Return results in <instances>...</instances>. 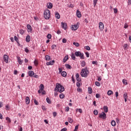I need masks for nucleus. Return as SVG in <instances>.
<instances>
[{"instance_id": "nucleus-1", "label": "nucleus", "mask_w": 131, "mask_h": 131, "mask_svg": "<svg viewBox=\"0 0 131 131\" xmlns=\"http://www.w3.org/2000/svg\"><path fill=\"white\" fill-rule=\"evenodd\" d=\"M65 91V88L61 84L57 83L56 87L54 89V92H59V93H63Z\"/></svg>"}, {"instance_id": "nucleus-2", "label": "nucleus", "mask_w": 131, "mask_h": 131, "mask_svg": "<svg viewBox=\"0 0 131 131\" xmlns=\"http://www.w3.org/2000/svg\"><path fill=\"white\" fill-rule=\"evenodd\" d=\"M43 15L45 19H46V20H49V19H50V16H51V12H50V10L46 9L44 11Z\"/></svg>"}, {"instance_id": "nucleus-3", "label": "nucleus", "mask_w": 131, "mask_h": 131, "mask_svg": "<svg viewBox=\"0 0 131 131\" xmlns=\"http://www.w3.org/2000/svg\"><path fill=\"white\" fill-rule=\"evenodd\" d=\"M87 71L89 72V71H88V67H85L84 69L81 70V76L82 77H86L88 76Z\"/></svg>"}, {"instance_id": "nucleus-4", "label": "nucleus", "mask_w": 131, "mask_h": 131, "mask_svg": "<svg viewBox=\"0 0 131 131\" xmlns=\"http://www.w3.org/2000/svg\"><path fill=\"white\" fill-rule=\"evenodd\" d=\"M28 75L30 77H34V78H38V75L34 73V72H33V71H29Z\"/></svg>"}, {"instance_id": "nucleus-5", "label": "nucleus", "mask_w": 131, "mask_h": 131, "mask_svg": "<svg viewBox=\"0 0 131 131\" xmlns=\"http://www.w3.org/2000/svg\"><path fill=\"white\" fill-rule=\"evenodd\" d=\"M79 22H77L76 25H72L71 26V29L74 31L77 30V29L79 27Z\"/></svg>"}, {"instance_id": "nucleus-6", "label": "nucleus", "mask_w": 131, "mask_h": 131, "mask_svg": "<svg viewBox=\"0 0 131 131\" xmlns=\"http://www.w3.org/2000/svg\"><path fill=\"white\" fill-rule=\"evenodd\" d=\"M99 118H102V119H106L107 118V115L106 113L104 112H102L101 113L99 114Z\"/></svg>"}, {"instance_id": "nucleus-7", "label": "nucleus", "mask_w": 131, "mask_h": 131, "mask_svg": "<svg viewBox=\"0 0 131 131\" xmlns=\"http://www.w3.org/2000/svg\"><path fill=\"white\" fill-rule=\"evenodd\" d=\"M61 28H62V29H64V30H66V29L68 28V27L67 26V24L63 21L61 23Z\"/></svg>"}, {"instance_id": "nucleus-8", "label": "nucleus", "mask_w": 131, "mask_h": 131, "mask_svg": "<svg viewBox=\"0 0 131 131\" xmlns=\"http://www.w3.org/2000/svg\"><path fill=\"white\" fill-rule=\"evenodd\" d=\"M3 59L5 62L9 63V56L5 54L3 56Z\"/></svg>"}, {"instance_id": "nucleus-9", "label": "nucleus", "mask_w": 131, "mask_h": 131, "mask_svg": "<svg viewBox=\"0 0 131 131\" xmlns=\"http://www.w3.org/2000/svg\"><path fill=\"white\" fill-rule=\"evenodd\" d=\"M45 89V86H43V84H41L40 85L39 90L38 91V94H40L41 93V91H43Z\"/></svg>"}, {"instance_id": "nucleus-10", "label": "nucleus", "mask_w": 131, "mask_h": 131, "mask_svg": "<svg viewBox=\"0 0 131 131\" xmlns=\"http://www.w3.org/2000/svg\"><path fill=\"white\" fill-rule=\"evenodd\" d=\"M54 64H55V60H53L50 61L49 62H46L47 66H50L54 65Z\"/></svg>"}, {"instance_id": "nucleus-11", "label": "nucleus", "mask_w": 131, "mask_h": 131, "mask_svg": "<svg viewBox=\"0 0 131 131\" xmlns=\"http://www.w3.org/2000/svg\"><path fill=\"white\" fill-rule=\"evenodd\" d=\"M27 28L28 29V32H30V33H32V28H31V26L30 25H28Z\"/></svg>"}, {"instance_id": "nucleus-12", "label": "nucleus", "mask_w": 131, "mask_h": 131, "mask_svg": "<svg viewBox=\"0 0 131 131\" xmlns=\"http://www.w3.org/2000/svg\"><path fill=\"white\" fill-rule=\"evenodd\" d=\"M99 29L100 30H103V29H104V24L102 22H99Z\"/></svg>"}, {"instance_id": "nucleus-13", "label": "nucleus", "mask_w": 131, "mask_h": 131, "mask_svg": "<svg viewBox=\"0 0 131 131\" xmlns=\"http://www.w3.org/2000/svg\"><path fill=\"white\" fill-rule=\"evenodd\" d=\"M16 58L17 59V62H18V64H19V65H22V63H23V60H21V58L19 56H16Z\"/></svg>"}, {"instance_id": "nucleus-14", "label": "nucleus", "mask_w": 131, "mask_h": 131, "mask_svg": "<svg viewBox=\"0 0 131 131\" xmlns=\"http://www.w3.org/2000/svg\"><path fill=\"white\" fill-rule=\"evenodd\" d=\"M76 15H77V17L78 18H81V12H80V11H79V10H77V12H76Z\"/></svg>"}, {"instance_id": "nucleus-15", "label": "nucleus", "mask_w": 131, "mask_h": 131, "mask_svg": "<svg viewBox=\"0 0 131 131\" xmlns=\"http://www.w3.org/2000/svg\"><path fill=\"white\" fill-rule=\"evenodd\" d=\"M47 8L48 9H52L53 8V4L51 2L47 3Z\"/></svg>"}, {"instance_id": "nucleus-16", "label": "nucleus", "mask_w": 131, "mask_h": 131, "mask_svg": "<svg viewBox=\"0 0 131 131\" xmlns=\"http://www.w3.org/2000/svg\"><path fill=\"white\" fill-rule=\"evenodd\" d=\"M25 102L27 105H28L30 103V99H29V97H27L25 99Z\"/></svg>"}, {"instance_id": "nucleus-17", "label": "nucleus", "mask_w": 131, "mask_h": 131, "mask_svg": "<svg viewBox=\"0 0 131 131\" xmlns=\"http://www.w3.org/2000/svg\"><path fill=\"white\" fill-rule=\"evenodd\" d=\"M127 97H128L127 93H124L123 94V98L124 99L125 102H127V99H127Z\"/></svg>"}, {"instance_id": "nucleus-18", "label": "nucleus", "mask_w": 131, "mask_h": 131, "mask_svg": "<svg viewBox=\"0 0 131 131\" xmlns=\"http://www.w3.org/2000/svg\"><path fill=\"white\" fill-rule=\"evenodd\" d=\"M69 59V57H68V55H66L63 59V63H66V62L67 61V60Z\"/></svg>"}, {"instance_id": "nucleus-19", "label": "nucleus", "mask_w": 131, "mask_h": 131, "mask_svg": "<svg viewBox=\"0 0 131 131\" xmlns=\"http://www.w3.org/2000/svg\"><path fill=\"white\" fill-rule=\"evenodd\" d=\"M61 75L63 77H66V76H67V73H66L65 71H62L61 73Z\"/></svg>"}, {"instance_id": "nucleus-20", "label": "nucleus", "mask_w": 131, "mask_h": 131, "mask_svg": "<svg viewBox=\"0 0 131 131\" xmlns=\"http://www.w3.org/2000/svg\"><path fill=\"white\" fill-rule=\"evenodd\" d=\"M55 17L56 18V19H60V14H59V12H55Z\"/></svg>"}, {"instance_id": "nucleus-21", "label": "nucleus", "mask_w": 131, "mask_h": 131, "mask_svg": "<svg viewBox=\"0 0 131 131\" xmlns=\"http://www.w3.org/2000/svg\"><path fill=\"white\" fill-rule=\"evenodd\" d=\"M26 41L27 42H29L30 41V36L29 35H28L26 37Z\"/></svg>"}, {"instance_id": "nucleus-22", "label": "nucleus", "mask_w": 131, "mask_h": 131, "mask_svg": "<svg viewBox=\"0 0 131 131\" xmlns=\"http://www.w3.org/2000/svg\"><path fill=\"white\" fill-rule=\"evenodd\" d=\"M103 110L105 113H107V112H108V106H107V105L103 106Z\"/></svg>"}, {"instance_id": "nucleus-23", "label": "nucleus", "mask_w": 131, "mask_h": 131, "mask_svg": "<svg viewBox=\"0 0 131 131\" xmlns=\"http://www.w3.org/2000/svg\"><path fill=\"white\" fill-rule=\"evenodd\" d=\"M81 53V52H80V51H76L75 52V55L76 57H79V56H80Z\"/></svg>"}, {"instance_id": "nucleus-24", "label": "nucleus", "mask_w": 131, "mask_h": 131, "mask_svg": "<svg viewBox=\"0 0 131 131\" xmlns=\"http://www.w3.org/2000/svg\"><path fill=\"white\" fill-rule=\"evenodd\" d=\"M14 40H15V41H16L17 43H18V45L19 46H20V44L19 43V39H18V38L16 36H14Z\"/></svg>"}, {"instance_id": "nucleus-25", "label": "nucleus", "mask_w": 131, "mask_h": 131, "mask_svg": "<svg viewBox=\"0 0 131 131\" xmlns=\"http://www.w3.org/2000/svg\"><path fill=\"white\" fill-rule=\"evenodd\" d=\"M45 59L46 60V61H50L51 56H50L49 55L45 56Z\"/></svg>"}, {"instance_id": "nucleus-26", "label": "nucleus", "mask_w": 131, "mask_h": 131, "mask_svg": "<svg viewBox=\"0 0 131 131\" xmlns=\"http://www.w3.org/2000/svg\"><path fill=\"white\" fill-rule=\"evenodd\" d=\"M88 92L89 94H90V95L91 94H92V93H93V90L92 89V87L88 88Z\"/></svg>"}, {"instance_id": "nucleus-27", "label": "nucleus", "mask_w": 131, "mask_h": 131, "mask_svg": "<svg viewBox=\"0 0 131 131\" xmlns=\"http://www.w3.org/2000/svg\"><path fill=\"white\" fill-rule=\"evenodd\" d=\"M75 54L74 53H72V55L71 56L72 60H75V59H76V57H75Z\"/></svg>"}, {"instance_id": "nucleus-28", "label": "nucleus", "mask_w": 131, "mask_h": 131, "mask_svg": "<svg viewBox=\"0 0 131 131\" xmlns=\"http://www.w3.org/2000/svg\"><path fill=\"white\" fill-rule=\"evenodd\" d=\"M25 30H24L23 29H20L19 30V33L20 34H21V35H23V34H24V33H25Z\"/></svg>"}, {"instance_id": "nucleus-29", "label": "nucleus", "mask_w": 131, "mask_h": 131, "mask_svg": "<svg viewBox=\"0 0 131 131\" xmlns=\"http://www.w3.org/2000/svg\"><path fill=\"white\" fill-rule=\"evenodd\" d=\"M111 125L112 126H115L116 125V122H115L114 120H112Z\"/></svg>"}, {"instance_id": "nucleus-30", "label": "nucleus", "mask_w": 131, "mask_h": 131, "mask_svg": "<svg viewBox=\"0 0 131 131\" xmlns=\"http://www.w3.org/2000/svg\"><path fill=\"white\" fill-rule=\"evenodd\" d=\"M46 101L48 104H52V101H51V99L49 97H47L46 98Z\"/></svg>"}, {"instance_id": "nucleus-31", "label": "nucleus", "mask_w": 131, "mask_h": 131, "mask_svg": "<svg viewBox=\"0 0 131 131\" xmlns=\"http://www.w3.org/2000/svg\"><path fill=\"white\" fill-rule=\"evenodd\" d=\"M108 96H111V95H113V92L111 90H108L107 91Z\"/></svg>"}, {"instance_id": "nucleus-32", "label": "nucleus", "mask_w": 131, "mask_h": 131, "mask_svg": "<svg viewBox=\"0 0 131 131\" xmlns=\"http://www.w3.org/2000/svg\"><path fill=\"white\" fill-rule=\"evenodd\" d=\"M59 98L60 99H64V98H65V95L63 93H61L59 95Z\"/></svg>"}, {"instance_id": "nucleus-33", "label": "nucleus", "mask_w": 131, "mask_h": 131, "mask_svg": "<svg viewBox=\"0 0 131 131\" xmlns=\"http://www.w3.org/2000/svg\"><path fill=\"white\" fill-rule=\"evenodd\" d=\"M85 61H82V62H81V67H84V66H85Z\"/></svg>"}, {"instance_id": "nucleus-34", "label": "nucleus", "mask_w": 131, "mask_h": 131, "mask_svg": "<svg viewBox=\"0 0 131 131\" xmlns=\"http://www.w3.org/2000/svg\"><path fill=\"white\" fill-rule=\"evenodd\" d=\"M80 59H84V54L83 53H80Z\"/></svg>"}, {"instance_id": "nucleus-35", "label": "nucleus", "mask_w": 131, "mask_h": 131, "mask_svg": "<svg viewBox=\"0 0 131 131\" xmlns=\"http://www.w3.org/2000/svg\"><path fill=\"white\" fill-rule=\"evenodd\" d=\"M66 68H67L68 69H71V68H72V67H71V66H70V64H66Z\"/></svg>"}, {"instance_id": "nucleus-36", "label": "nucleus", "mask_w": 131, "mask_h": 131, "mask_svg": "<svg viewBox=\"0 0 131 131\" xmlns=\"http://www.w3.org/2000/svg\"><path fill=\"white\" fill-rule=\"evenodd\" d=\"M93 113L94 115H98V114H99V111H98V110H95L93 112Z\"/></svg>"}, {"instance_id": "nucleus-37", "label": "nucleus", "mask_w": 131, "mask_h": 131, "mask_svg": "<svg viewBox=\"0 0 131 131\" xmlns=\"http://www.w3.org/2000/svg\"><path fill=\"white\" fill-rule=\"evenodd\" d=\"M122 83H123V84H125V85H127V81H126V80L124 79L122 80Z\"/></svg>"}, {"instance_id": "nucleus-38", "label": "nucleus", "mask_w": 131, "mask_h": 131, "mask_svg": "<svg viewBox=\"0 0 131 131\" xmlns=\"http://www.w3.org/2000/svg\"><path fill=\"white\" fill-rule=\"evenodd\" d=\"M6 120H7L8 123H11V119L10 118H9L8 117L6 118Z\"/></svg>"}, {"instance_id": "nucleus-39", "label": "nucleus", "mask_w": 131, "mask_h": 131, "mask_svg": "<svg viewBox=\"0 0 131 131\" xmlns=\"http://www.w3.org/2000/svg\"><path fill=\"white\" fill-rule=\"evenodd\" d=\"M98 3V0H93L94 7H96L97 3Z\"/></svg>"}, {"instance_id": "nucleus-40", "label": "nucleus", "mask_w": 131, "mask_h": 131, "mask_svg": "<svg viewBox=\"0 0 131 131\" xmlns=\"http://www.w3.org/2000/svg\"><path fill=\"white\" fill-rule=\"evenodd\" d=\"M68 121L69 122H70V123H72V122H73V120L72 119V118L69 117L68 118Z\"/></svg>"}, {"instance_id": "nucleus-41", "label": "nucleus", "mask_w": 131, "mask_h": 131, "mask_svg": "<svg viewBox=\"0 0 131 131\" xmlns=\"http://www.w3.org/2000/svg\"><path fill=\"white\" fill-rule=\"evenodd\" d=\"M56 48H57V45H53L51 46L52 50H55V49H56Z\"/></svg>"}, {"instance_id": "nucleus-42", "label": "nucleus", "mask_w": 131, "mask_h": 131, "mask_svg": "<svg viewBox=\"0 0 131 131\" xmlns=\"http://www.w3.org/2000/svg\"><path fill=\"white\" fill-rule=\"evenodd\" d=\"M73 44L74 46H75V47H79V43L78 42H74Z\"/></svg>"}, {"instance_id": "nucleus-43", "label": "nucleus", "mask_w": 131, "mask_h": 131, "mask_svg": "<svg viewBox=\"0 0 131 131\" xmlns=\"http://www.w3.org/2000/svg\"><path fill=\"white\" fill-rule=\"evenodd\" d=\"M85 50H86V51H90L91 48L89 46H86L84 47Z\"/></svg>"}, {"instance_id": "nucleus-44", "label": "nucleus", "mask_w": 131, "mask_h": 131, "mask_svg": "<svg viewBox=\"0 0 131 131\" xmlns=\"http://www.w3.org/2000/svg\"><path fill=\"white\" fill-rule=\"evenodd\" d=\"M47 37V38H48V39H51L52 38V35H51L50 34H48Z\"/></svg>"}, {"instance_id": "nucleus-45", "label": "nucleus", "mask_w": 131, "mask_h": 131, "mask_svg": "<svg viewBox=\"0 0 131 131\" xmlns=\"http://www.w3.org/2000/svg\"><path fill=\"white\" fill-rule=\"evenodd\" d=\"M95 85H96V86H100V85H101L100 82H99L98 81H95Z\"/></svg>"}, {"instance_id": "nucleus-46", "label": "nucleus", "mask_w": 131, "mask_h": 131, "mask_svg": "<svg viewBox=\"0 0 131 131\" xmlns=\"http://www.w3.org/2000/svg\"><path fill=\"white\" fill-rule=\"evenodd\" d=\"M85 54L86 55V58L90 57V53H89V52H86L85 53Z\"/></svg>"}, {"instance_id": "nucleus-47", "label": "nucleus", "mask_w": 131, "mask_h": 131, "mask_svg": "<svg viewBox=\"0 0 131 131\" xmlns=\"http://www.w3.org/2000/svg\"><path fill=\"white\" fill-rule=\"evenodd\" d=\"M118 12V10H117V8H114V13L115 14H117Z\"/></svg>"}, {"instance_id": "nucleus-48", "label": "nucleus", "mask_w": 131, "mask_h": 131, "mask_svg": "<svg viewBox=\"0 0 131 131\" xmlns=\"http://www.w3.org/2000/svg\"><path fill=\"white\" fill-rule=\"evenodd\" d=\"M76 80H77V81L78 82H80V81H81V78H80V77H78V78H76Z\"/></svg>"}, {"instance_id": "nucleus-49", "label": "nucleus", "mask_w": 131, "mask_h": 131, "mask_svg": "<svg viewBox=\"0 0 131 131\" xmlns=\"http://www.w3.org/2000/svg\"><path fill=\"white\" fill-rule=\"evenodd\" d=\"M96 98H97V99H99V98H101V95L99 94H96Z\"/></svg>"}, {"instance_id": "nucleus-50", "label": "nucleus", "mask_w": 131, "mask_h": 131, "mask_svg": "<svg viewBox=\"0 0 131 131\" xmlns=\"http://www.w3.org/2000/svg\"><path fill=\"white\" fill-rule=\"evenodd\" d=\"M34 64L35 66H37V65H38V62H37V61H36V60H35L34 61Z\"/></svg>"}, {"instance_id": "nucleus-51", "label": "nucleus", "mask_w": 131, "mask_h": 131, "mask_svg": "<svg viewBox=\"0 0 131 131\" xmlns=\"http://www.w3.org/2000/svg\"><path fill=\"white\" fill-rule=\"evenodd\" d=\"M62 42H63V43H66V42H67V40L66 38H63Z\"/></svg>"}, {"instance_id": "nucleus-52", "label": "nucleus", "mask_w": 131, "mask_h": 131, "mask_svg": "<svg viewBox=\"0 0 131 131\" xmlns=\"http://www.w3.org/2000/svg\"><path fill=\"white\" fill-rule=\"evenodd\" d=\"M25 52L26 53H29V50H28V48H27V47H26L25 49Z\"/></svg>"}, {"instance_id": "nucleus-53", "label": "nucleus", "mask_w": 131, "mask_h": 131, "mask_svg": "<svg viewBox=\"0 0 131 131\" xmlns=\"http://www.w3.org/2000/svg\"><path fill=\"white\" fill-rule=\"evenodd\" d=\"M79 126V125H77L76 126H75V129H74V130H77V129H78Z\"/></svg>"}, {"instance_id": "nucleus-54", "label": "nucleus", "mask_w": 131, "mask_h": 131, "mask_svg": "<svg viewBox=\"0 0 131 131\" xmlns=\"http://www.w3.org/2000/svg\"><path fill=\"white\" fill-rule=\"evenodd\" d=\"M58 70H59V74L62 73V68H59Z\"/></svg>"}, {"instance_id": "nucleus-55", "label": "nucleus", "mask_w": 131, "mask_h": 131, "mask_svg": "<svg viewBox=\"0 0 131 131\" xmlns=\"http://www.w3.org/2000/svg\"><path fill=\"white\" fill-rule=\"evenodd\" d=\"M76 85H77V88H80V83H79V82H77L76 83Z\"/></svg>"}, {"instance_id": "nucleus-56", "label": "nucleus", "mask_w": 131, "mask_h": 131, "mask_svg": "<svg viewBox=\"0 0 131 131\" xmlns=\"http://www.w3.org/2000/svg\"><path fill=\"white\" fill-rule=\"evenodd\" d=\"M65 111H66V112H69V106H67L66 107Z\"/></svg>"}, {"instance_id": "nucleus-57", "label": "nucleus", "mask_w": 131, "mask_h": 131, "mask_svg": "<svg viewBox=\"0 0 131 131\" xmlns=\"http://www.w3.org/2000/svg\"><path fill=\"white\" fill-rule=\"evenodd\" d=\"M34 104H35V105H38V102L36 99L34 100Z\"/></svg>"}, {"instance_id": "nucleus-58", "label": "nucleus", "mask_w": 131, "mask_h": 131, "mask_svg": "<svg viewBox=\"0 0 131 131\" xmlns=\"http://www.w3.org/2000/svg\"><path fill=\"white\" fill-rule=\"evenodd\" d=\"M72 80L73 83H75V79H74V77H73V76H72Z\"/></svg>"}, {"instance_id": "nucleus-59", "label": "nucleus", "mask_w": 131, "mask_h": 131, "mask_svg": "<svg viewBox=\"0 0 131 131\" xmlns=\"http://www.w3.org/2000/svg\"><path fill=\"white\" fill-rule=\"evenodd\" d=\"M42 95H46V91L45 90L41 91Z\"/></svg>"}, {"instance_id": "nucleus-60", "label": "nucleus", "mask_w": 131, "mask_h": 131, "mask_svg": "<svg viewBox=\"0 0 131 131\" xmlns=\"http://www.w3.org/2000/svg\"><path fill=\"white\" fill-rule=\"evenodd\" d=\"M84 22H85V23L88 24V23H89V19H88V18H85L84 19Z\"/></svg>"}, {"instance_id": "nucleus-61", "label": "nucleus", "mask_w": 131, "mask_h": 131, "mask_svg": "<svg viewBox=\"0 0 131 131\" xmlns=\"http://www.w3.org/2000/svg\"><path fill=\"white\" fill-rule=\"evenodd\" d=\"M28 70H31L32 69V66H29L28 67Z\"/></svg>"}, {"instance_id": "nucleus-62", "label": "nucleus", "mask_w": 131, "mask_h": 131, "mask_svg": "<svg viewBox=\"0 0 131 131\" xmlns=\"http://www.w3.org/2000/svg\"><path fill=\"white\" fill-rule=\"evenodd\" d=\"M6 110H10V106L9 105H6Z\"/></svg>"}, {"instance_id": "nucleus-63", "label": "nucleus", "mask_w": 131, "mask_h": 131, "mask_svg": "<svg viewBox=\"0 0 131 131\" xmlns=\"http://www.w3.org/2000/svg\"><path fill=\"white\" fill-rule=\"evenodd\" d=\"M74 7V6H73V5L72 4H70V5H68L69 8H73Z\"/></svg>"}, {"instance_id": "nucleus-64", "label": "nucleus", "mask_w": 131, "mask_h": 131, "mask_svg": "<svg viewBox=\"0 0 131 131\" xmlns=\"http://www.w3.org/2000/svg\"><path fill=\"white\" fill-rule=\"evenodd\" d=\"M66 130H67V128L66 127L63 128L61 130V131H66Z\"/></svg>"}]
</instances>
